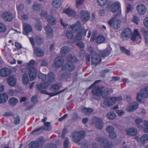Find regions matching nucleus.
Masks as SVG:
<instances>
[{"instance_id": "72a5a7b5", "label": "nucleus", "mask_w": 148, "mask_h": 148, "mask_svg": "<svg viewBox=\"0 0 148 148\" xmlns=\"http://www.w3.org/2000/svg\"><path fill=\"white\" fill-rule=\"evenodd\" d=\"M8 99V96L5 93H2L0 94V103H3Z\"/></svg>"}, {"instance_id": "3c124183", "label": "nucleus", "mask_w": 148, "mask_h": 148, "mask_svg": "<svg viewBox=\"0 0 148 148\" xmlns=\"http://www.w3.org/2000/svg\"><path fill=\"white\" fill-rule=\"evenodd\" d=\"M114 128L112 126H108L106 128V131L109 133H112L114 131Z\"/></svg>"}, {"instance_id": "20e7f679", "label": "nucleus", "mask_w": 148, "mask_h": 148, "mask_svg": "<svg viewBox=\"0 0 148 148\" xmlns=\"http://www.w3.org/2000/svg\"><path fill=\"white\" fill-rule=\"evenodd\" d=\"M141 93H137L136 100L137 101L141 102L142 101L143 97L147 98L148 97V86H145L144 88L141 89Z\"/></svg>"}, {"instance_id": "0eeeda50", "label": "nucleus", "mask_w": 148, "mask_h": 148, "mask_svg": "<svg viewBox=\"0 0 148 148\" xmlns=\"http://www.w3.org/2000/svg\"><path fill=\"white\" fill-rule=\"evenodd\" d=\"M121 23V21L120 20L115 19L113 18L109 20L108 23L113 28L117 29L120 27Z\"/></svg>"}, {"instance_id": "7c9ffc66", "label": "nucleus", "mask_w": 148, "mask_h": 148, "mask_svg": "<svg viewBox=\"0 0 148 148\" xmlns=\"http://www.w3.org/2000/svg\"><path fill=\"white\" fill-rule=\"evenodd\" d=\"M81 111L85 114L88 115L92 113L93 111V110L92 108H90L84 107L82 109Z\"/></svg>"}, {"instance_id": "a211bd4d", "label": "nucleus", "mask_w": 148, "mask_h": 148, "mask_svg": "<svg viewBox=\"0 0 148 148\" xmlns=\"http://www.w3.org/2000/svg\"><path fill=\"white\" fill-rule=\"evenodd\" d=\"M23 34L27 35L29 34L32 32V28L30 25L27 23H24L23 26Z\"/></svg>"}, {"instance_id": "79ce46f5", "label": "nucleus", "mask_w": 148, "mask_h": 148, "mask_svg": "<svg viewBox=\"0 0 148 148\" xmlns=\"http://www.w3.org/2000/svg\"><path fill=\"white\" fill-rule=\"evenodd\" d=\"M22 81L23 83L25 84H28L29 80L28 74H27L25 73L23 75Z\"/></svg>"}, {"instance_id": "f8f14e48", "label": "nucleus", "mask_w": 148, "mask_h": 148, "mask_svg": "<svg viewBox=\"0 0 148 148\" xmlns=\"http://www.w3.org/2000/svg\"><path fill=\"white\" fill-rule=\"evenodd\" d=\"M38 140H34L31 142L29 144V148H38L43 143V140L41 138H40Z\"/></svg>"}, {"instance_id": "f704fd0d", "label": "nucleus", "mask_w": 148, "mask_h": 148, "mask_svg": "<svg viewBox=\"0 0 148 148\" xmlns=\"http://www.w3.org/2000/svg\"><path fill=\"white\" fill-rule=\"evenodd\" d=\"M139 105L137 103L132 106H128L126 108L127 110L129 112H132L136 110L138 107Z\"/></svg>"}, {"instance_id": "a19ab883", "label": "nucleus", "mask_w": 148, "mask_h": 148, "mask_svg": "<svg viewBox=\"0 0 148 148\" xmlns=\"http://www.w3.org/2000/svg\"><path fill=\"white\" fill-rule=\"evenodd\" d=\"M60 88V87L59 84H56L51 86V89L53 91L56 92L59 90Z\"/></svg>"}, {"instance_id": "473e14b6", "label": "nucleus", "mask_w": 148, "mask_h": 148, "mask_svg": "<svg viewBox=\"0 0 148 148\" xmlns=\"http://www.w3.org/2000/svg\"><path fill=\"white\" fill-rule=\"evenodd\" d=\"M111 89L107 88L102 91L101 96L103 98H105L108 96L111 92Z\"/></svg>"}, {"instance_id": "6e6d98bb", "label": "nucleus", "mask_w": 148, "mask_h": 148, "mask_svg": "<svg viewBox=\"0 0 148 148\" xmlns=\"http://www.w3.org/2000/svg\"><path fill=\"white\" fill-rule=\"evenodd\" d=\"M20 121V118L18 116H17L14 118V123L16 125H18Z\"/></svg>"}, {"instance_id": "412c9836", "label": "nucleus", "mask_w": 148, "mask_h": 148, "mask_svg": "<svg viewBox=\"0 0 148 148\" xmlns=\"http://www.w3.org/2000/svg\"><path fill=\"white\" fill-rule=\"evenodd\" d=\"M81 24L79 21H77L76 23L70 26L69 28L74 31L77 32L81 28Z\"/></svg>"}, {"instance_id": "58836bf2", "label": "nucleus", "mask_w": 148, "mask_h": 148, "mask_svg": "<svg viewBox=\"0 0 148 148\" xmlns=\"http://www.w3.org/2000/svg\"><path fill=\"white\" fill-rule=\"evenodd\" d=\"M8 102L9 104L11 106H14L18 103V100L14 97H12L9 99Z\"/></svg>"}, {"instance_id": "423d86ee", "label": "nucleus", "mask_w": 148, "mask_h": 148, "mask_svg": "<svg viewBox=\"0 0 148 148\" xmlns=\"http://www.w3.org/2000/svg\"><path fill=\"white\" fill-rule=\"evenodd\" d=\"M97 141L103 145L104 148H112L113 145L111 142L103 137H98L97 139Z\"/></svg>"}, {"instance_id": "a878e982", "label": "nucleus", "mask_w": 148, "mask_h": 148, "mask_svg": "<svg viewBox=\"0 0 148 148\" xmlns=\"http://www.w3.org/2000/svg\"><path fill=\"white\" fill-rule=\"evenodd\" d=\"M141 38V36L138 29H134L133 34L131 38V40L133 41H137L140 39Z\"/></svg>"}, {"instance_id": "c756f323", "label": "nucleus", "mask_w": 148, "mask_h": 148, "mask_svg": "<svg viewBox=\"0 0 148 148\" xmlns=\"http://www.w3.org/2000/svg\"><path fill=\"white\" fill-rule=\"evenodd\" d=\"M34 52L36 56L38 57H42L44 54V51L38 47L34 48Z\"/></svg>"}, {"instance_id": "aec40b11", "label": "nucleus", "mask_w": 148, "mask_h": 148, "mask_svg": "<svg viewBox=\"0 0 148 148\" xmlns=\"http://www.w3.org/2000/svg\"><path fill=\"white\" fill-rule=\"evenodd\" d=\"M1 16L5 21L10 22L13 19L12 14L9 12H5L1 14Z\"/></svg>"}, {"instance_id": "2eb2a0df", "label": "nucleus", "mask_w": 148, "mask_h": 148, "mask_svg": "<svg viewBox=\"0 0 148 148\" xmlns=\"http://www.w3.org/2000/svg\"><path fill=\"white\" fill-rule=\"evenodd\" d=\"M86 31L82 29L80 31L77 32V36H75L73 39L74 42H76L81 40L82 36H86Z\"/></svg>"}, {"instance_id": "bf43d9fd", "label": "nucleus", "mask_w": 148, "mask_h": 148, "mask_svg": "<svg viewBox=\"0 0 148 148\" xmlns=\"http://www.w3.org/2000/svg\"><path fill=\"white\" fill-rule=\"evenodd\" d=\"M6 30V27L2 23L0 22V32H4Z\"/></svg>"}, {"instance_id": "6ab92c4d", "label": "nucleus", "mask_w": 148, "mask_h": 148, "mask_svg": "<svg viewBox=\"0 0 148 148\" xmlns=\"http://www.w3.org/2000/svg\"><path fill=\"white\" fill-rule=\"evenodd\" d=\"M80 14L81 18L82 20L84 22L87 21L90 19V13L87 12L82 10L80 12Z\"/></svg>"}, {"instance_id": "774afa93", "label": "nucleus", "mask_w": 148, "mask_h": 148, "mask_svg": "<svg viewBox=\"0 0 148 148\" xmlns=\"http://www.w3.org/2000/svg\"><path fill=\"white\" fill-rule=\"evenodd\" d=\"M143 23L144 26L148 29V16L144 19Z\"/></svg>"}, {"instance_id": "5701e85b", "label": "nucleus", "mask_w": 148, "mask_h": 148, "mask_svg": "<svg viewBox=\"0 0 148 148\" xmlns=\"http://www.w3.org/2000/svg\"><path fill=\"white\" fill-rule=\"evenodd\" d=\"M64 59L61 57L58 56L56 58L54 64L56 67H59L61 66L63 64Z\"/></svg>"}, {"instance_id": "ea45409f", "label": "nucleus", "mask_w": 148, "mask_h": 148, "mask_svg": "<svg viewBox=\"0 0 148 148\" xmlns=\"http://www.w3.org/2000/svg\"><path fill=\"white\" fill-rule=\"evenodd\" d=\"M141 142L143 144H145L148 140V134H144L140 138Z\"/></svg>"}, {"instance_id": "e2e57ef3", "label": "nucleus", "mask_w": 148, "mask_h": 148, "mask_svg": "<svg viewBox=\"0 0 148 148\" xmlns=\"http://www.w3.org/2000/svg\"><path fill=\"white\" fill-rule=\"evenodd\" d=\"M88 49L90 52V53L91 56H92L96 53L94 51L93 48L91 46H89L88 47Z\"/></svg>"}, {"instance_id": "9d476101", "label": "nucleus", "mask_w": 148, "mask_h": 148, "mask_svg": "<svg viewBox=\"0 0 148 148\" xmlns=\"http://www.w3.org/2000/svg\"><path fill=\"white\" fill-rule=\"evenodd\" d=\"M92 121L95 125L96 128L98 130H101L103 126V122L102 120L100 118L94 116L92 117Z\"/></svg>"}, {"instance_id": "0e129e2a", "label": "nucleus", "mask_w": 148, "mask_h": 148, "mask_svg": "<svg viewBox=\"0 0 148 148\" xmlns=\"http://www.w3.org/2000/svg\"><path fill=\"white\" fill-rule=\"evenodd\" d=\"M76 7L77 8H78L79 5H82L83 4L84 0H79V1L76 0Z\"/></svg>"}, {"instance_id": "603ef678", "label": "nucleus", "mask_w": 148, "mask_h": 148, "mask_svg": "<svg viewBox=\"0 0 148 148\" xmlns=\"http://www.w3.org/2000/svg\"><path fill=\"white\" fill-rule=\"evenodd\" d=\"M70 143L69 138L68 137H66L64 143L63 145L64 148H68V146Z\"/></svg>"}, {"instance_id": "9b49d317", "label": "nucleus", "mask_w": 148, "mask_h": 148, "mask_svg": "<svg viewBox=\"0 0 148 148\" xmlns=\"http://www.w3.org/2000/svg\"><path fill=\"white\" fill-rule=\"evenodd\" d=\"M75 68V66L74 63L72 62L69 61L63 65L62 68V70L72 71L74 70Z\"/></svg>"}, {"instance_id": "c85d7f7f", "label": "nucleus", "mask_w": 148, "mask_h": 148, "mask_svg": "<svg viewBox=\"0 0 148 148\" xmlns=\"http://www.w3.org/2000/svg\"><path fill=\"white\" fill-rule=\"evenodd\" d=\"M7 82L9 85L12 86L15 85L16 83V80L14 77L11 76L8 78Z\"/></svg>"}, {"instance_id": "c9c22d12", "label": "nucleus", "mask_w": 148, "mask_h": 148, "mask_svg": "<svg viewBox=\"0 0 148 148\" xmlns=\"http://www.w3.org/2000/svg\"><path fill=\"white\" fill-rule=\"evenodd\" d=\"M47 21L51 25H55L57 22L56 19L52 15L49 16L47 18Z\"/></svg>"}, {"instance_id": "4c0bfd02", "label": "nucleus", "mask_w": 148, "mask_h": 148, "mask_svg": "<svg viewBox=\"0 0 148 148\" xmlns=\"http://www.w3.org/2000/svg\"><path fill=\"white\" fill-rule=\"evenodd\" d=\"M70 49L69 47L65 46L62 47L60 53L64 56L69 53Z\"/></svg>"}, {"instance_id": "052dcab7", "label": "nucleus", "mask_w": 148, "mask_h": 148, "mask_svg": "<svg viewBox=\"0 0 148 148\" xmlns=\"http://www.w3.org/2000/svg\"><path fill=\"white\" fill-rule=\"evenodd\" d=\"M35 27L36 29L38 31H40L41 30L42 27V25L40 24V21H39L36 23Z\"/></svg>"}, {"instance_id": "338daca9", "label": "nucleus", "mask_w": 148, "mask_h": 148, "mask_svg": "<svg viewBox=\"0 0 148 148\" xmlns=\"http://www.w3.org/2000/svg\"><path fill=\"white\" fill-rule=\"evenodd\" d=\"M40 16L41 17L47 18V13L45 11H42L40 14Z\"/></svg>"}, {"instance_id": "f03ea898", "label": "nucleus", "mask_w": 148, "mask_h": 148, "mask_svg": "<svg viewBox=\"0 0 148 148\" xmlns=\"http://www.w3.org/2000/svg\"><path fill=\"white\" fill-rule=\"evenodd\" d=\"M35 63L36 62L34 60H32L27 64V68L29 69V76L31 81L34 80L36 76V69L35 67H32Z\"/></svg>"}, {"instance_id": "393cba45", "label": "nucleus", "mask_w": 148, "mask_h": 148, "mask_svg": "<svg viewBox=\"0 0 148 148\" xmlns=\"http://www.w3.org/2000/svg\"><path fill=\"white\" fill-rule=\"evenodd\" d=\"M120 8V4L119 2L113 3L111 5L110 9L111 11L115 13L119 11Z\"/></svg>"}, {"instance_id": "e433bc0d", "label": "nucleus", "mask_w": 148, "mask_h": 148, "mask_svg": "<svg viewBox=\"0 0 148 148\" xmlns=\"http://www.w3.org/2000/svg\"><path fill=\"white\" fill-rule=\"evenodd\" d=\"M53 6L55 8H59L62 5L61 1L60 0H53L52 2Z\"/></svg>"}, {"instance_id": "4be33fe9", "label": "nucleus", "mask_w": 148, "mask_h": 148, "mask_svg": "<svg viewBox=\"0 0 148 148\" xmlns=\"http://www.w3.org/2000/svg\"><path fill=\"white\" fill-rule=\"evenodd\" d=\"M11 73L10 69L6 68H2L0 70V75L3 77H6Z\"/></svg>"}, {"instance_id": "c03bdc74", "label": "nucleus", "mask_w": 148, "mask_h": 148, "mask_svg": "<svg viewBox=\"0 0 148 148\" xmlns=\"http://www.w3.org/2000/svg\"><path fill=\"white\" fill-rule=\"evenodd\" d=\"M134 121L138 127L140 128V124L143 122L142 119L140 118H138L135 120Z\"/></svg>"}, {"instance_id": "f3484780", "label": "nucleus", "mask_w": 148, "mask_h": 148, "mask_svg": "<svg viewBox=\"0 0 148 148\" xmlns=\"http://www.w3.org/2000/svg\"><path fill=\"white\" fill-rule=\"evenodd\" d=\"M115 97H108L104 100V104L108 106L114 105L116 102Z\"/></svg>"}, {"instance_id": "8fccbe9b", "label": "nucleus", "mask_w": 148, "mask_h": 148, "mask_svg": "<svg viewBox=\"0 0 148 148\" xmlns=\"http://www.w3.org/2000/svg\"><path fill=\"white\" fill-rule=\"evenodd\" d=\"M120 49L124 53H125L128 55H130V51L129 50L126 49L125 47L121 46L120 47Z\"/></svg>"}, {"instance_id": "09e8293b", "label": "nucleus", "mask_w": 148, "mask_h": 148, "mask_svg": "<svg viewBox=\"0 0 148 148\" xmlns=\"http://www.w3.org/2000/svg\"><path fill=\"white\" fill-rule=\"evenodd\" d=\"M33 9L34 10L39 11L41 9V6L39 3H36L34 4L33 7Z\"/></svg>"}, {"instance_id": "49530a36", "label": "nucleus", "mask_w": 148, "mask_h": 148, "mask_svg": "<svg viewBox=\"0 0 148 148\" xmlns=\"http://www.w3.org/2000/svg\"><path fill=\"white\" fill-rule=\"evenodd\" d=\"M66 36L69 39H72L73 36V34L72 31H68L66 32Z\"/></svg>"}, {"instance_id": "b1692460", "label": "nucleus", "mask_w": 148, "mask_h": 148, "mask_svg": "<svg viewBox=\"0 0 148 148\" xmlns=\"http://www.w3.org/2000/svg\"><path fill=\"white\" fill-rule=\"evenodd\" d=\"M46 30V33L47 34V37L49 38H51L53 36V29L49 25H48L46 27L45 29Z\"/></svg>"}, {"instance_id": "7ed1b4c3", "label": "nucleus", "mask_w": 148, "mask_h": 148, "mask_svg": "<svg viewBox=\"0 0 148 148\" xmlns=\"http://www.w3.org/2000/svg\"><path fill=\"white\" fill-rule=\"evenodd\" d=\"M101 82L100 80H97L88 87L89 89L92 88V93L94 96L99 97L101 95L103 87H99V86L96 85L97 83Z\"/></svg>"}, {"instance_id": "2f4dec72", "label": "nucleus", "mask_w": 148, "mask_h": 148, "mask_svg": "<svg viewBox=\"0 0 148 148\" xmlns=\"http://www.w3.org/2000/svg\"><path fill=\"white\" fill-rule=\"evenodd\" d=\"M48 82H52L55 80V75L54 73L52 72L49 73L47 75Z\"/></svg>"}, {"instance_id": "37998d69", "label": "nucleus", "mask_w": 148, "mask_h": 148, "mask_svg": "<svg viewBox=\"0 0 148 148\" xmlns=\"http://www.w3.org/2000/svg\"><path fill=\"white\" fill-rule=\"evenodd\" d=\"M99 53L100 56L102 57L108 56L110 54L109 51L107 50L101 51Z\"/></svg>"}, {"instance_id": "4d7b16f0", "label": "nucleus", "mask_w": 148, "mask_h": 148, "mask_svg": "<svg viewBox=\"0 0 148 148\" xmlns=\"http://www.w3.org/2000/svg\"><path fill=\"white\" fill-rule=\"evenodd\" d=\"M144 131L145 132L148 133V121L144 120Z\"/></svg>"}, {"instance_id": "ddd939ff", "label": "nucleus", "mask_w": 148, "mask_h": 148, "mask_svg": "<svg viewBox=\"0 0 148 148\" xmlns=\"http://www.w3.org/2000/svg\"><path fill=\"white\" fill-rule=\"evenodd\" d=\"M132 34V31L129 28H125L121 34V37L123 40H127Z\"/></svg>"}, {"instance_id": "a18cd8bd", "label": "nucleus", "mask_w": 148, "mask_h": 148, "mask_svg": "<svg viewBox=\"0 0 148 148\" xmlns=\"http://www.w3.org/2000/svg\"><path fill=\"white\" fill-rule=\"evenodd\" d=\"M107 117L108 119L113 120L116 118V115L113 112H110L108 113L107 114Z\"/></svg>"}, {"instance_id": "69168bd1", "label": "nucleus", "mask_w": 148, "mask_h": 148, "mask_svg": "<svg viewBox=\"0 0 148 148\" xmlns=\"http://www.w3.org/2000/svg\"><path fill=\"white\" fill-rule=\"evenodd\" d=\"M117 135L116 132H114L112 133H110L109 137L111 139H114L116 137Z\"/></svg>"}, {"instance_id": "4468645a", "label": "nucleus", "mask_w": 148, "mask_h": 148, "mask_svg": "<svg viewBox=\"0 0 148 148\" xmlns=\"http://www.w3.org/2000/svg\"><path fill=\"white\" fill-rule=\"evenodd\" d=\"M91 59L92 64L97 65L101 61L100 56L97 53L91 56Z\"/></svg>"}, {"instance_id": "39448f33", "label": "nucleus", "mask_w": 148, "mask_h": 148, "mask_svg": "<svg viewBox=\"0 0 148 148\" xmlns=\"http://www.w3.org/2000/svg\"><path fill=\"white\" fill-rule=\"evenodd\" d=\"M72 138L73 141L75 143L80 142L81 139L85 137L84 133L82 132L75 131L72 134Z\"/></svg>"}, {"instance_id": "f257e3e1", "label": "nucleus", "mask_w": 148, "mask_h": 148, "mask_svg": "<svg viewBox=\"0 0 148 148\" xmlns=\"http://www.w3.org/2000/svg\"><path fill=\"white\" fill-rule=\"evenodd\" d=\"M49 85V84L48 82H41L40 84L36 85V88L40 92L48 95L50 97L57 95L61 93L65 90V89H64L55 93L48 92L46 90H45V89L47 88Z\"/></svg>"}, {"instance_id": "864d4df0", "label": "nucleus", "mask_w": 148, "mask_h": 148, "mask_svg": "<svg viewBox=\"0 0 148 148\" xmlns=\"http://www.w3.org/2000/svg\"><path fill=\"white\" fill-rule=\"evenodd\" d=\"M76 45L80 48L81 50H83L85 47L84 44L82 41L78 42L76 43Z\"/></svg>"}, {"instance_id": "6e6552de", "label": "nucleus", "mask_w": 148, "mask_h": 148, "mask_svg": "<svg viewBox=\"0 0 148 148\" xmlns=\"http://www.w3.org/2000/svg\"><path fill=\"white\" fill-rule=\"evenodd\" d=\"M96 36L95 33H93L90 38V41L92 42H93L95 40L97 43L100 44L104 42L106 40L105 38L102 35H100L96 37Z\"/></svg>"}, {"instance_id": "13d9d810", "label": "nucleus", "mask_w": 148, "mask_h": 148, "mask_svg": "<svg viewBox=\"0 0 148 148\" xmlns=\"http://www.w3.org/2000/svg\"><path fill=\"white\" fill-rule=\"evenodd\" d=\"M24 8V5L23 4H19L17 7V9L18 11L21 12L22 11Z\"/></svg>"}, {"instance_id": "de8ad7c7", "label": "nucleus", "mask_w": 148, "mask_h": 148, "mask_svg": "<svg viewBox=\"0 0 148 148\" xmlns=\"http://www.w3.org/2000/svg\"><path fill=\"white\" fill-rule=\"evenodd\" d=\"M35 41L37 44L39 45L42 44V39L39 36H36L35 38Z\"/></svg>"}, {"instance_id": "bb28decb", "label": "nucleus", "mask_w": 148, "mask_h": 148, "mask_svg": "<svg viewBox=\"0 0 148 148\" xmlns=\"http://www.w3.org/2000/svg\"><path fill=\"white\" fill-rule=\"evenodd\" d=\"M127 134L132 136H136L138 133L137 129L136 128H130L126 131Z\"/></svg>"}, {"instance_id": "dca6fc26", "label": "nucleus", "mask_w": 148, "mask_h": 148, "mask_svg": "<svg viewBox=\"0 0 148 148\" xmlns=\"http://www.w3.org/2000/svg\"><path fill=\"white\" fill-rule=\"evenodd\" d=\"M136 8L139 14L140 15H143L146 12L147 9L146 6L142 3L138 4Z\"/></svg>"}, {"instance_id": "1a4fd4ad", "label": "nucleus", "mask_w": 148, "mask_h": 148, "mask_svg": "<svg viewBox=\"0 0 148 148\" xmlns=\"http://www.w3.org/2000/svg\"><path fill=\"white\" fill-rule=\"evenodd\" d=\"M50 123L49 122H45L44 123V125L46 128H45L44 127H41L37 128L32 132L31 134H35L38 133L40 131L43 130L50 131L51 130L50 126Z\"/></svg>"}, {"instance_id": "cd10ccee", "label": "nucleus", "mask_w": 148, "mask_h": 148, "mask_svg": "<svg viewBox=\"0 0 148 148\" xmlns=\"http://www.w3.org/2000/svg\"><path fill=\"white\" fill-rule=\"evenodd\" d=\"M63 12L70 16L75 17L76 16V13L75 12L73 11L69 8L66 9H64L63 10Z\"/></svg>"}, {"instance_id": "680f3d73", "label": "nucleus", "mask_w": 148, "mask_h": 148, "mask_svg": "<svg viewBox=\"0 0 148 148\" xmlns=\"http://www.w3.org/2000/svg\"><path fill=\"white\" fill-rule=\"evenodd\" d=\"M88 144L86 140H85L82 144L81 146L82 148H88Z\"/></svg>"}, {"instance_id": "5fc2aeb1", "label": "nucleus", "mask_w": 148, "mask_h": 148, "mask_svg": "<svg viewBox=\"0 0 148 148\" xmlns=\"http://www.w3.org/2000/svg\"><path fill=\"white\" fill-rule=\"evenodd\" d=\"M107 0H97L98 4L101 6L105 5L107 3Z\"/></svg>"}]
</instances>
